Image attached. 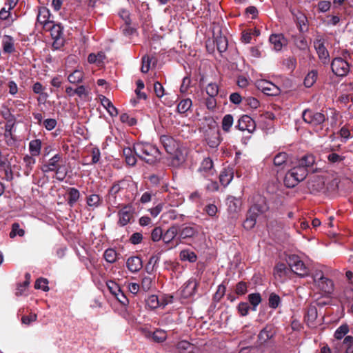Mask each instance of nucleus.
<instances>
[{"instance_id": "6ab92c4d", "label": "nucleus", "mask_w": 353, "mask_h": 353, "mask_svg": "<svg viewBox=\"0 0 353 353\" xmlns=\"http://www.w3.org/2000/svg\"><path fill=\"white\" fill-rule=\"evenodd\" d=\"M1 46L5 53L11 54L15 51L14 39L9 35H4L2 38Z\"/></svg>"}, {"instance_id": "cd10ccee", "label": "nucleus", "mask_w": 353, "mask_h": 353, "mask_svg": "<svg viewBox=\"0 0 353 353\" xmlns=\"http://www.w3.org/2000/svg\"><path fill=\"white\" fill-rule=\"evenodd\" d=\"M234 173L232 169H224L219 175L220 183L223 185L226 186L231 182Z\"/></svg>"}, {"instance_id": "a211bd4d", "label": "nucleus", "mask_w": 353, "mask_h": 353, "mask_svg": "<svg viewBox=\"0 0 353 353\" xmlns=\"http://www.w3.org/2000/svg\"><path fill=\"white\" fill-rule=\"evenodd\" d=\"M145 336L157 343H162L167 339L166 332L161 329H157L154 332L147 331Z\"/></svg>"}, {"instance_id": "aec40b11", "label": "nucleus", "mask_w": 353, "mask_h": 353, "mask_svg": "<svg viewBox=\"0 0 353 353\" xmlns=\"http://www.w3.org/2000/svg\"><path fill=\"white\" fill-rule=\"evenodd\" d=\"M128 269L132 272H137L142 268V261L138 256H131L126 261Z\"/></svg>"}, {"instance_id": "2eb2a0df", "label": "nucleus", "mask_w": 353, "mask_h": 353, "mask_svg": "<svg viewBox=\"0 0 353 353\" xmlns=\"http://www.w3.org/2000/svg\"><path fill=\"white\" fill-rule=\"evenodd\" d=\"M314 46L318 54L319 59L325 63L329 61V53L324 46V43L321 39H316L314 41Z\"/></svg>"}, {"instance_id": "603ef678", "label": "nucleus", "mask_w": 353, "mask_h": 353, "mask_svg": "<svg viewBox=\"0 0 353 353\" xmlns=\"http://www.w3.org/2000/svg\"><path fill=\"white\" fill-rule=\"evenodd\" d=\"M309 189L312 191H319V190L322 189L323 187V182L322 180L319 178L314 179L313 180H311L309 183Z\"/></svg>"}, {"instance_id": "bf43d9fd", "label": "nucleus", "mask_w": 353, "mask_h": 353, "mask_svg": "<svg viewBox=\"0 0 353 353\" xmlns=\"http://www.w3.org/2000/svg\"><path fill=\"white\" fill-rule=\"evenodd\" d=\"M48 284V281L46 279L39 278L36 281L34 288L46 292L49 290Z\"/></svg>"}, {"instance_id": "2f4dec72", "label": "nucleus", "mask_w": 353, "mask_h": 353, "mask_svg": "<svg viewBox=\"0 0 353 353\" xmlns=\"http://www.w3.org/2000/svg\"><path fill=\"white\" fill-rule=\"evenodd\" d=\"M314 157L312 154H307L303 156L299 161V165L296 168H303L307 170V168L311 167L314 163Z\"/></svg>"}, {"instance_id": "1a4fd4ad", "label": "nucleus", "mask_w": 353, "mask_h": 353, "mask_svg": "<svg viewBox=\"0 0 353 353\" xmlns=\"http://www.w3.org/2000/svg\"><path fill=\"white\" fill-rule=\"evenodd\" d=\"M199 234V228L195 225H182L180 229L178 228L179 239L182 240L190 239L196 236Z\"/></svg>"}, {"instance_id": "f704fd0d", "label": "nucleus", "mask_w": 353, "mask_h": 353, "mask_svg": "<svg viewBox=\"0 0 353 353\" xmlns=\"http://www.w3.org/2000/svg\"><path fill=\"white\" fill-rule=\"evenodd\" d=\"M84 73L81 70H75L68 77L70 83L77 84L83 81Z\"/></svg>"}, {"instance_id": "473e14b6", "label": "nucleus", "mask_w": 353, "mask_h": 353, "mask_svg": "<svg viewBox=\"0 0 353 353\" xmlns=\"http://www.w3.org/2000/svg\"><path fill=\"white\" fill-rule=\"evenodd\" d=\"M250 208H255L253 210L254 214L258 216L261 214H263L268 210V206L264 199H261L258 203L252 205Z\"/></svg>"}, {"instance_id": "412c9836", "label": "nucleus", "mask_w": 353, "mask_h": 353, "mask_svg": "<svg viewBox=\"0 0 353 353\" xmlns=\"http://www.w3.org/2000/svg\"><path fill=\"white\" fill-rule=\"evenodd\" d=\"M269 41L276 51L281 50L283 46L286 45V40L281 34H272L270 37Z\"/></svg>"}, {"instance_id": "13d9d810", "label": "nucleus", "mask_w": 353, "mask_h": 353, "mask_svg": "<svg viewBox=\"0 0 353 353\" xmlns=\"http://www.w3.org/2000/svg\"><path fill=\"white\" fill-rule=\"evenodd\" d=\"M153 285V281L150 276H145L142 279L140 288L145 292L149 291Z\"/></svg>"}, {"instance_id": "c85d7f7f", "label": "nucleus", "mask_w": 353, "mask_h": 353, "mask_svg": "<svg viewBox=\"0 0 353 353\" xmlns=\"http://www.w3.org/2000/svg\"><path fill=\"white\" fill-rule=\"evenodd\" d=\"M101 103L111 117H116L118 114L117 109L114 106L109 99L105 97H103L101 99Z\"/></svg>"}, {"instance_id": "bb28decb", "label": "nucleus", "mask_w": 353, "mask_h": 353, "mask_svg": "<svg viewBox=\"0 0 353 353\" xmlns=\"http://www.w3.org/2000/svg\"><path fill=\"white\" fill-rule=\"evenodd\" d=\"M41 141L36 139L30 141L29 143V152L31 156L38 157L41 153Z\"/></svg>"}, {"instance_id": "8fccbe9b", "label": "nucleus", "mask_w": 353, "mask_h": 353, "mask_svg": "<svg viewBox=\"0 0 353 353\" xmlns=\"http://www.w3.org/2000/svg\"><path fill=\"white\" fill-rule=\"evenodd\" d=\"M101 203V199L99 195L92 194L87 197V204L90 207L97 208L100 205Z\"/></svg>"}, {"instance_id": "39448f33", "label": "nucleus", "mask_w": 353, "mask_h": 353, "mask_svg": "<svg viewBox=\"0 0 353 353\" xmlns=\"http://www.w3.org/2000/svg\"><path fill=\"white\" fill-rule=\"evenodd\" d=\"M134 212V208L132 205H123L118 212L117 224L121 227L127 225L133 220Z\"/></svg>"}, {"instance_id": "5701e85b", "label": "nucleus", "mask_w": 353, "mask_h": 353, "mask_svg": "<svg viewBox=\"0 0 353 353\" xmlns=\"http://www.w3.org/2000/svg\"><path fill=\"white\" fill-rule=\"evenodd\" d=\"M121 189L119 183L114 184L110 189L108 195V202L110 205L116 207L119 205L117 201V195L121 191Z\"/></svg>"}, {"instance_id": "ea45409f", "label": "nucleus", "mask_w": 353, "mask_h": 353, "mask_svg": "<svg viewBox=\"0 0 353 353\" xmlns=\"http://www.w3.org/2000/svg\"><path fill=\"white\" fill-rule=\"evenodd\" d=\"M118 255L119 254L115 250L112 248H108L104 252L103 257L108 263H113L117 261Z\"/></svg>"}, {"instance_id": "dca6fc26", "label": "nucleus", "mask_w": 353, "mask_h": 353, "mask_svg": "<svg viewBox=\"0 0 353 353\" xmlns=\"http://www.w3.org/2000/svg\"><path fill=\"white\" fill-rule=\"evenodd\" d=\"M160 140L165 150L169 154H173V152L178 148L179 145L177 142L172 137L168 135L161 136Z\"/></svg>"}, {"instance_id": "c03bdc74", "label": "nucleus", "mask_w": 353, "mask_h": 353, "mask_svg": "<svg viewBox=\"0 0 353 353\" xmlns=\"http://www.w3.org/2000/svg\"><path fill=\"white\" fill-rule=\"evenodd\" d=\"M234 119L232 114H225L222 119L223 130L228 132L233 125Z\"/></svg>"}, {"instance_id": "774afa93", "label": "nucleus", "mask_w": 353, "mask_h": 353, "mask_svg": "<svg viewBox=\"0 0 353 353\" xmlns=\"http://www.w3.org/2000/svg\"><path fill=\"white\" fill-rule=\"evenodd\" d=\"M120 120L122 123H127L130 126L137 123L136 119L133 117H130L127 113H123L120 116Z\"/></svg>"}, {"instance_id": "72a5a7b5", "label": "nucleus", "mask_w": 353, "mask_h": 353, "mask_svg": "<svg viewBox=\"0 0 353 353\" xmlns=\"http://www.w3.org/2000/svg\"><path fill=\"white\" fill-rule=\"evenodd\" d=\"M46 31H50L52 37L57 40L62 34V29L60 25L53 24V22L48 26V28H44Z\"/></svg>"}, {"instance_id": "58836bf2", "label": "nucleus", "mask_w": 353, "mask_h": 353, "mask_svg": "<svg viewBox=\"0 0 353 353\" xmlns=\"http://www.w3.org/2000/svg\"><path fill=\"white\" fill-rule=\"evenodd\" d=\"M105 58V54L102 52L97 54L91 53L88 55V61L90 63H97V65H100L103 62Z\"/></svg>"}, {"instance_id": "0e129e2a", "label": "nucleus", "mask_w": 353, "mask_h": 353, "mask_svg": "<svg viewBox=\"0 0 353 353\" xmlns=\"http://www.w3.org/2000/svg\"><path fill=\"white\" fill-rule=\"evenodd\" d=\"M248 285L245 282H239L235 288V292L238 295H243L247 292Z\"/></svg>"}, {"instance_id": "6e6d98bb", "label": "nucleus", "mask_w": 353, "mask_h": 353, "mask_svg": "<svg viewBox=\"0 0 353 353\" xmlns=\"http://www.w3.org/2000/svg\"><path fill=\"white\" fill-rule=\"evenodd\" d=\"M327 159L330 163L335 164L342 162L345 159V157L332 152L327 154Z\"/></svg>"}, {"instance_id": "6e6552de", "label": "nucleus", "mask_w": 353, "mask_h": 353, "mask_svg": "<svg viewBox=\"0 0 353 353\" xmlns=\"http://www.w3.org/2000/svg\"><path fill=\"white\" fill-rule=\"evenodd\" d=\"M256 86L259 90L267 95L276 96L280 92L279 88L275 84L267 80L257 81Z\"/></svg>"}, {"instance_id": "20e7f679", "label": "nucleus", "mask_w": 353, "mask_h": 353, "mask_svg": "<svg viewBox=\"0 0 353 353\" xmlns=\"http://www.w3.org/2000/svg\"><path fill=\"white\" fill-rule=\"evenodd\" d=\"M287 263L290 270L298 276L303 277L308 275L309 270L299 256L289 255L287 258Z\"/></svg>"}, {"instance_id": "79ce46f5", "label": "nucleus", "mask_w": 353, "mask_h": 353, "mask_svg": "<svg viewBox=\"0 0 353 353\" xmlns=\"http://www.w3.org/2000/svg\"><path fill=\"white\" fill-rule=\"evenodd\" d=\"M317 71L312 70L309 72L304 79V85L307 88H310L314 85L317 79Z\"/></svg>"}, {"instance_id": "a878e982", "label": "nucleus", "mask_w": 353, "mask_h": 353, "mask_svg": "<svg viewBox=\"0 0 353 353\" xmlns=\"http://www.w3.org/2000/svg\"><path fill=\"white\" fill-rule=\"evenodd\" d=\"M134 148H125L123 150V154L125 157V162L130 166H134L137 163V155L134 154Z\"/></svg>"}, {"instance_id": "4468645a", "label": "nucleus", "mask_w": 353, "mask_h": 353, "mask_svg": "<svg viewBox=\"0 0 353 353\" xmlns=\"http://www.w3.org/2000/svg\"><path fill=\"white\" fill-rule=\"evenodd\" d=\"M198 283L194 279H189L183 286L181 295L183 298L188 299L193 296L196 291Z\"/></svg>"}, {"instance_id": "e433bc0d", "label": "nucleus", "mask_w": 353, "mask_h": 353, "mask_svg": "<svg viewBox=\"0 0 353 353\" xmlns=\"http://www.w3.org/2000/svg\"><path fill=\"white\" fill-rule=\"evenodd\" d=\"M80 197L79 191L74 188H70L68 190V203L70 206L73 205L79 200Z\"/></svg>"}, {"instance_id": "338daca9", "label": "nucleus", "mask_w": 353, "mask_h": 353, "mask_svg": "<svg viewBox=\"0 0 353 353\" xmlns=\"http://www.w3.org/2000/svg\"><path fill=\"white\" fill-rule=\"evenodd\" d=\"M283 65L290 70L292 71L296 65V60L294 57H290L283 61Z\"/></svg>"}, {"instance_id": "9d476101", "label": "nucleus", "mask_w": 353, "mask_h": 353, "mask_svg": "<svg viewBox=\"0 0 353 353\" xmlns=\"http://www.w3.org/2000/svg\"><path fill=\"white\" fill-rule=\"evenodd\" d=\"M236 128L239 130H246L250 133H252L256 129V123L250 116L245 114L239 118Z\"/></svg>"}, {"instance_id": "680f3d73", "label": "nucleus", "mask_w": 353, "mask_h": 353, "mask_svg": "<svg viewBox=\"0 0 353 353\" xmlns=\"http://www.w3.org/2000/svg\"><path fill=\"white\" fill-rule=\"evenodd\" d=\"M163 237V230L160 227L154 228L151 233V239L154 242L159 241Z\"/></svg>"}, {"instance_id": "3c124183", "label": "nucleus", "mask_w": 353, "mask_h": 353, "mask_svg": "<svg viewBox=\"0 0 353 353\" xmlns=\"http://www.w3.org/2000/svg\"><path fill=\"white\" fill-rule=\"evenodd\" d=\"M217 50L220 53H223L228 49V40L225 37H219L216 39Z\"/></svg>"}, {"instance_id": "f3484780", "label": "nucleus", "mask_w": 353, "mask_h": 353, "mask_svg": "<svg viewBox=\"0 0 353 353\" xmlns=\"http://www.w3.org/2000/svg\"><path fill=\"white\" fill-rule=\"evenodd\" d=\"M289 155L285 152H280L273 157V164L277 170H283L288 163Z\"/></svg>"}, {"instance_id": "7ed1b4c3", "label": "nucleus", "mask_w": 353, "mask_h": 353, "mask_svg": "<svg viewBox=\"0 0 353 353\" xmlns=\"http://www.w3.org/2000/svg\"><path fill=\"white\" fill-rule=\"evenodd\" d=\"M307 173L308 171L307 170L295 166L285 174L283 179V183L287 188H294L306 178Z\"/></svg>"}, {"instance_id": "f03ea898", "label": "nucleus", "mask_w": 353, "mask_h": 353, "mask_svg": "<svg viewBox=\"0 0 353 353\" xmlns=\"http://www.w3.org/2000/svg\"><path fill=\"white\" fill-rule=\"evenodd\" d=\"M314 290L323 296H327L334 291L333 281L324 276L321 271H316L312 276Z\"/></svg>"}, {"instance_id": "ddd939ff", "label": "nucleus", "mask_w": 353, "mask_h": 353, "mask_svg": "<svg viewBox=\"0 0 353 353\" xmlns=\"http://www.w3.org/2000/svg\"><path fill=\"white\" fill-rule=\"evenodd\" d=\"M199 171L205 178L214 176L215 170L213 166L212 160L210 158L204 159L199 168Z\"/></svg>"}, {"instance_id": "f257e3e1", "label": "nucleus", "mask_w": 353, "mask_h": 353, "mask_svg": "<svg viewBox=\"0 0 353 353\" xmlns=\"http://www.w3.org/2000/svg\"><path fill=\"white\" fill-rule=\"evenodd\" d=\"M134 154L146 163L152 164L160 159V152L154 145L139 142L134 144Z\"/></svg>"}, {"instance_id": "9b49d317", "label": "nucleus", "mask_w": 353, "mask_h": 353, "mask_svg": "<svg viewBox=\"0 0 353 353\" xmlns=\"http://www.w3.org/2000/svg\"><path fill=\"white\" fill-rule=\"evenodd\" d=\"M50 12L47 8H39L37 17V24L41 25L43 29L48 28L52 22L50 20Z\"/></svg>"}, {"instance_id": "f8f14e48", "label": "nucleus", "mask_w": 353, "mask_h": 353, "mask_svg": "<svg viewBox=\"0 0 353 353\" xmlns=\"http://www.w3.org/2000/svg\"><path fill=\"white\" fill-rule=\"evenodd\" d=\"M61 157L57 154L53 156L49 161L41 167L43 172H55L59 169L62 165L60 164Z\"/></svg>"}, {"instance_id": "de8ad7c7", "label": "nucleus", "mask_w": 353, "mask_h": 353, "mask_svg": "<svg viewBox=\"0 0 353 353\" xmlns=\"http://www.w3.org/2000/svg\"><path fill=\"white\" fill-rule=\"evenodd\" d=\"M294 42L296 46L301 50H306L308 49L307 41L302 35L294 37Z\"/></svg>"}, {"instance_id": "5fc2aeb1", "label": "nucleus", "mask_w": 353, "mask_h": 353, "mask_svg": "<svg viewBox=\"0 0 353 353\" xmlns=\"http://www.w3.org/2000/svg\"><path fill=\"white\" fill-rule=\"evenodd\" d=\"M281 303V298L275 293H271L268 299V304L270 307L276 309L279 307Z\"/></svg>"}, {"instance_id": "4be33fe9", "label": "nucleus", "mask_w": 353, "mask_h": 353, "mask_svg": "<svg viewBox=\"0 0 353 353\" xmlns=\"http://www.w3.org/2000/svg\"><path fill=\"white\" fill-rule=\"evenodd\" d=\"M318 316L317 308L314 305H310L307 308L305 321L309 326H313Z\"/></svg>"}, {"instance_id": "864d4df0", "label": "nucleus", "mask_w": 353, "mask_h": 353, "mask_svg": "<svg viewBox=\"0 0 353 353\" xmlns=\"http://www.w3.org/2000/svg\"><path fill=\"white\" fill-rule=\"evenodd\" d=\"M25 234L24 230L20 228V225L18 223H14L12 225V230L10 232V238H14L17 235H19V236H23Z\"/></svg>"}, {"instance_id": "a19ab883", "label": "nucleus", "mask_w": 353, "mask_h": 353, "mask_svg": "<svg viewBox=\"0 0 353 353\" xmlns=\"http://www.w3.org/2000/svg\"><path fill=\"white\" fill-rule=\"evenodd\" d=\"M173 153L174 154L171 161L172 165L175 167L179 166L185 161V156L178 150V148Z\"/></svg>"}, {"instance_id": "7c9ffc66", "label": "nucleus", "mask_w": 353, "mask_h": 353, "mask_svg": "<svg viewBox=\"0 0 353 353\" xmlns=\"http://www.w3.org/2000/svg\"><path fill=\"white\" fill-rule=\"evenodd\" d=\"M290 272V269L287 265L283 263L276 264L274 270V274L275 276L280 279L287 276Z\"/></svg>"}, {"instance_id": "4c0bfd02", "label": "nucleus", "mask_w": 353, "mask_h": 353, "mask_svg": "<svg viewBox=\"0 0 353 353\" xmlns=\"http://www.w3.org/2000/svg\"><path fill=\"white\" fill-rule=\"evenodd\" d=\"M179 256L181 261H187L190 263H194L197 259L196 254L188 249L181 250Z\"/></svg>"}, {"instance_id": "e2e57ef3", "label": "nucleus", "mask_w": 353, "mask_h": 353, "mask_svg": "<svg viewBox=\"0 0 353 353\" xmlns=\"http://www.w3.org/2000/svg\"><path fill=\"white\" fill-rule=\"evenodd\" d=\"M107 287L110 291V292L114 296L117 293H119L121 290L119 285L113 281H109L107 282Z\"/></svg>"}, {"instance_id": "09e8293b", "label": "nucleus", "mask_w": 353, "mask_h": 353, "mask_svg": "<svg viewBox=\"0 0 353 353\" xmlns=\"http://www.w3.org/2000/svg\"><path fill=\"white\" fill-rule=\"evenodd\" d=\"M146 305L150 309H156L160 307L159 297L157 295H150L145 300Z\"/></svg>"}, {"instance_id": "69168bd1", "label": "nucleus", "mask_w": 353, "mask_h": 353, "mask_svg": "<svg viewBox=\"0 0 353 353\" xmlns=\"http://www.w3.org/2000/svg\"><path fill=\"white\" fill-rule=\"evenodd\" d=\"M150 62H151V58L148 56H143L142 58V66H141V72L143 73H147L150 68Z\"/></svg>"}, {"instance_id": "c756f323", "label": "nucleus", "mask_w": 353, "mask_h": 353, "mask_svg": "<svg viewBox=\"0 0 353 353\" xmlns=\"http://www.w3.org/2000/svg\"><path fill=\"white\" fill-rule=\"evenodd\" d=\"M23 162L25 163L24 174L28 176L33 169V166L36 163V159H34V157L26 154L23 157Z\"/></svg>"}, {"instance_id": "423d86ee", "label": "nucleus", "mask_w": 353, "mask_h": 353, "mask_svg": "<svg viewBox=\"0 0 353 353\" xmlns=\"http://www.w3.org/2000/svg\"><path fill=\"white\" fill-rule=\"evenodd\" d=\"M302 117L305 122L312 125H320L326 119L325 115L322 112H314L311 110H304Z\"/></svg>"}, {"instance_id": "393cba45", "label": "nucleus", "mask_w": 353, "mask_h": 353, "mask_svg": "<svg viewBox=\"0 0 353 353\" xmlns=\"http://www.w3.org/2000/svg\"><path fill=\"white\" fill-rule=\"evenodd\" d=\"M178 234V226L172 225L163 234L162 240L166 244H169Z\"/></svg>"}, {"instance_id": "c9c22d12", "label": "nucleus", "mask_w": 353, "mask_h": 353, "mask_svg": "<svg viewBox=\"0 0 353 353\" xmlns=\"http://www.w3.org/2000/svg\"><path fill=\"white\" fill-rule=\"evenodd\" d=\"M273 331L271 327L266 326L259 334L258 338L260 343H264L273 336Z\"/></svg>"}, {"instance_id": "b1692460", "label": "nucleus", "mask_w": 353, "mask_h": 353, "mask_svg": "<svg viewBox=\"0 0 353 353\" xmlns=\"http://www.w3.org/2000/svg\"><path fill=\"white\" fill-rule=\"evenodd\" d=\"M255 208H250L248 212L247 218L243 223V226L246 230L252 229L256 223V219L258 216L254 214L253 210Z\"/></svg>"}, {"instance_id": "37998d69", "label": "nucleus", "mask_w": 353, "mask_h": 353, "mask_svg": "<svg viewBox=\"0 0 353 353\" xmlns=\"http://www.w3.org/2000/svg\"><path fill=\"white\" fill-rule=\"evenodd\" d=\"M192 105V103L190 99H183L178 104L177 110L181 114L185 113L188 110H190Z\"/></svg>"}, {"instance_id": "0eeeda50", "label": "nucleus", "mask_w": 353, "mask_h": 353, "mask_svg": "<svg viewBox=\"0 0 353 353\" xmlns=\"http://www.w3.org/2000/svg\"><path fill=\"white\" fill-rule=\"evenodd\" d=\"M331 68L333 73L339 77H345L350 71L349 63L341 57H337L332 60Z\"/></svg>"}, {"instance_id": "052dcab7", "label": "nucleus", "mask_w": 353, "mask_h": 353, "mask_svg": "<svg viewBox=\"0 0 353 353\" xmlns=\"http://www.w3.org/2000/svg\"><path fill=\"white\" fill-rule=\"evenodd\" d=\"M349 328L347 325H342L335 331L334 337L336 339H341L348 332Z\"/></svg>"}, {"instance_id": "49530a36", "label": "nucleus", "mask_w": 353, "mask_h": 353, "mask_svg": "<svg viewBox=\"0 0 353 353\" xmlns=\"http://www.w3.org/2000/svg\"><path fill=\"white\" fill-rule=\"evenodd\" d=\"M248 301L252 305V310L255 311L256 307L261 303L262 299L259 293H252L248 295Z\"/></svg>"}, {"instance_id": "4d7b16f0", "label": "nucleus", "mask_w": 353, "mask_h": 353, "mask_svg": "<svg viewBox=\"0 0 353 353\" xmlns=\"http://www.w3.org/2000/svg\"><path fill=\"white\" fill-rule=\"evenodd\" d=\"M206 93L210 97H215L219 93V87L215 83H210L206 87Z\"/></svg>"}, {"instance_id": "a18cd8bd", "label": "nucleus", "mask_w": 353, "mask_h": 353, "mask_svg": "<svg viewBox=\"0 0 353 353\" xmlns=\"http://www.w3.org/2000/svg\"><path fill=\"white\" fill-rule=\"evenodd\" d=\"M208 145L212 148H216L219 143V136L217 132H214L212 133L211 136L209 137L208 134V137L206 138Z\"/></svg>"}]
</instances>
